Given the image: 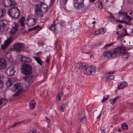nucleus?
Returning a JSON list of instances; mask_svg holds the SVG:
<instances>
[{"label": "nucleus", "mask_w": 133, "mask_h": 133, "mask_svg": "<svg viewBox=\"0 0 133 133\" xmlns=\"http://www.w3.org/2000/svg\"><path fill=\"white\" fill-rule=\"evenodd\" d=\"M121 48H117L113 50H109L108 51L104 52L103 54L104 57L107 59L117 57V54L122 53V50Z\"/></svg>", "instance_id": "f257e3e1"}, {"label": "nucleus", "mask_w": 133, "mask_h": 133, "mask_svg": "<svg viewBox=\"0 0 133 133\" xmlns=\"http://www.w3.org/2000/svg\"><path fill=\"white\" fill-rule=\"evenodd\" d=\"M8 13L10 16L15 19L18 18L20 15V11L17 7L12 8Z\"/></svg>", "instance_id": "f03ea898"}, {"label": "nucleus", "mask_w": 133, "mask_h": 133, "mask_svg": "<svg viewBox=\"0 0 133 133\" xmlns=\"http://www.w3.org/2000/svg\"><path fill=\"white\" fill-rule=\"evenodd\" d=\"M37 16L31 14L27 17L26 23L28 26H31L37 23Z\"/></svg>", "instance_id": "7ed1b4c3"}, {"label": "nucleus", "mask_w": 133, "mask_h": 133, "mask_svg": "<svg viewBox=\"0 0 133 133\" xmlns=\"http://www.w3.org/2000/svg\"><path fill=\"white\" fill-rule=\"evenodd\" d=\"M118 15L119 17H121L122 18L124 19L125 24L128 25L132 24L130 21L132 20V19L125 12L123 11H120L118 13Z\"/></svg>", "instance_id": "20e7f679"}, {"label": "nucleus", "mask_w": 133, "mask_h": 133, "mask_svg": "<svg viewBox=\"0 0 133 133\" xmlns=\"http://www.w3.org/2000/svg\"><path fill=\"white\" fill-rule=\"evenodd\" d=\"M21 71L24 75H29L32 73V69L31 65L27 64H24L22 65Z\"/></svg>", "instance_id": "39448f33"}, {"label": "nucleus", "mask_w": 133, "mask_h": 133, "mask_svg": "<svg viewBox=\"0 0 133 133\" xmlns=\"http://www.w3.org/2000/svg\"><path fill=\"white\" fill-rule=\"evenodd\" d=\"M8 22L5 19L0 20V30L2 32H6L9 28Z\"/></svg>", "instance_id": "423d86ee"}, {"label": "nucleus", "mask_w": 133, "mask_h": 133, "mask_svg": "<svg viewBox=\"0 0 133 133\" xmlns=\"http://www.w3.org/2000/svg\"><path fill=\"white\" fill-rule=\"evenodd\" d=\"M23 87L22 84L20 83H17L15 84L14 86V89L15 90H17V91L15 94H13V96H18L23 91Z\"/></svg>", "instance_id": "0eeeda50"}, {"label": "nucleus", "mask_w": 133, "mask_h": 133, "mask_svg": "<svg viewBox=\"0 0 133 133\" xmlns=\"http://www.w3.org/2000/svg\"><path fill=\"white\" fill-rule=\"evenodd\" d=\"M24 48V44L22 43H17L13 46V49L19 52Z\"/></svg>", "instance_id": "6e6552de"}, {"label": "nucleus", "mask_w": 133, "mask_h": 133, "mask_svg": "<svg viewBox=\"0 0 133 133\" xmlns=\"http://www.w3.org/2000/svg\"><path fill=\"white\" fill-rule=\"evenodd\" d=\"M84 0H73L74 6L75 8H80L84 4Z\"/></svg>", "instance_id": "1a4fd4ad"}, {"label": "nucleus", "mask_w": 133, "mask_h": 133, "mask_svg": "<svg viewBox=\"0 0 133 133\" xmlns=\"http://www.w3.org/2000/svg\"><path fill=\"white\" fill-rule=\"evenodd\" d=\"M95 70V68L92 66H87L83 71L84 74L86 75H90Z\"/></svg>", "instance_id": "9d476101"}, {"label": "nucleus", "mask_w": 133, "mask_h": 133, "mask_svg": "<svg viewBox=\"0 0 133 133\" xmlns=\"http://www.w3.org/2000/svg\"><path fill=\"white\" fill-rule=\"evenodd\" d=\"M35 11L38 17H41L43 15V11L40 6L38 4L36 5L35 8Z\"/></svg>", "instance_id": "9b49d317"}, {"label": "nucleus", "mask_w": 133, "mask_h": 133, "mask_svg": "<svg viewBox=\"0 0 133 133\" xmlns=\"http://www.w3.org/2000/svg\"><path fill=\"white\" fill-rule=\"evenodd\" d=\"M118 48H121L122 50V53L120 54H117V55H119L121 54H122V56L123 59L125 60L129 56V55L127 52H125L126 49L124 47H120Z\"/></svg>", "instance_id": "f8f14e48"}, {"label": "nucleus", "mask_w": 133, "mask_h": 133, "mask_svg": "<svg viewBox=\"0 0 133 133\" xmlns=\"http://www.w3.org/2000/svg\"><path fill=\"white\" fill-rule=\"evenodd\" d=\"M12 41L11 37H10L5 41L3 45H1V48L3 49H6L7 47L11 44Z\"/></svg>", "instance_id": "ddd939ff"}, {"label": "nucleus", "mask_w": 133, "mask_h": 133, "mask_svg": "<svg viewBox=\"0 0 133 133\" xmlns=\"http://www.w3.org/2000/svg\"><path fill=\"white\" fill-rule=\"evenodd\" d=\"M5 72L6 74L8 76H12L14 74L15 71L14 68L11 66L7 68Z\"/></svg>", "instance_id": "4468645a"}, {"label": "nucleus", "mask_w": 133, "mask_h": 133, "mask_svg": "<svg viewBox=\"0 0 133 133\" xmlns=\"http://www.w3.org/2000/svg\"><path fill=\"white\" fill-rule=\"evenodd\" d=\"M39 6L43 12H46L48 10L49 7L44 2H41L40 3Z\"/></svg>", "instance_id": "2eb2a0df"}, {"label": "nucleus", "mask_w": 133, "mask_h": 133, "mask_svg": "<svg viewBox=\"0 0 133 133\" xmlns=\"http://www.w3.org/2000/svg\"><path fill=\"white\" fill-rule=\"evenodd\" d=\"M33 76L31 75H26L24 77V79L25 80V85L26 84L28 85L26 86V87H28L30 85V84L29 83H28V82H30L31 79L32 78Z\"/></svg>", "instance_id": "dca6fc26"}, {"label": "nucleus", "mask_w": 133, "mask_h": 133, "mask_svg": "<svg viewBox=\"0 0 133 133\" xmlns=\"http://www.w3.org/2000/svg\"><path fill=\"white\" fill-rule=\"evenodd\" d=\"M7 63L6 60L4 58H1L0 59V69H3L6 66Z\"/></svg>", "instance_id": "f3484780"}, {"label": "nucleus", "mask_w": 133, "mask_h": 133, "mask_svg": "<svg viewBox=\"0 0 133 133\" xmlns=\"http://www.w3.org/2000/svg\"><path fill=\"white\" fill-rule=\"evenodd\" d=\"M12 27L11 33V34H13L18 30V25L17 23H14L12 25Z\"/></svg>", "instance_id": "a211bd4d"}, {"label": "nucleus", "mask_w": 133, "mask_h": 133, "mask_svg": "<svg viewBox=\"0 0 133 133\" xmlns=\"http://www.w3.org/2000/svg\"><path fill=\"white\" fill-rule=\"evenodd\" d=\"M118 88L121 89L123 87H126L127 85V83L125 82H121L118 83Z\"/></svg>", "instance_id": "6ab92c4d"}, {"label": "nucleus", "mask_w": 133, "mask_h": 133, "mask_svg": "<svg viewBox=\"0 0 133 133\" xmlns=\"http://www.w3.org/2000/svg\"><path fill=\"white\" fill-rule=\"evenodd\" d=\"M77 65L78 66H79V69H84V70L88 66L87 64L85 63H79Z\"/></svg>", "instance_id": "aec40b11"}, {"label": "nucleus", "mask_w": 133, "mask_h": 133, "mask_svg": "<svg viewBox=\"0 0 133 133\" xmlns=\"http://www.w3.org/2000/svg\"><path fill=\"white\" fill-rule=\"evenodd\" d=\"M7 3L8 4L7 7L14 6L16 4V2L14 0H8Z\"/></svg>", "instance_id": "412c9836"}, {"label": "nucleus", "mask_w": 133, "mask_h": 133, "mask_svg": "<svg viewBox=\"0 0 133 133\" xmlns=\"http://www.w3.org/2000/svg\"><path fill=\"white\" fill-rule=\"evenodd\" d=\"M42 28V26H40L39 25H38L37 26H34L33 27L30 28L29 29V31H30L33 30H36L38 31Z\"/></svg>", "instance_id": "4be33fe9"}, {"label": "nucleus", "mask_w": 133, "mask_h": 133, "mask_svg": "<svg viewBox=\"0 0 133 133\" xmlns=\"http://www.w3.org/2000/svg\"><path fill=\"white\" fill-rule=\"evenodd\" d=\"M13 78V77L11 78L8 79V81L6 82V84L7 87L10 86L15 81V80H12Z\"/></svg>", "instance_id": "5701e85b"}, {"label": "nucleus", "mask_w": 133, "mask_h": 133, "mask_svg": "<svg viewBox=\"0 0 133 133\" xmlns=\"http://www.w3.org/2000/svg\"><path fill=\"white\" fill-rule=\"evenodd\" d=\"M25 19V17H23L21 18L19 21V23L22 26V28L23 29H24V25H25L24 23Z\"/></svg>", "instance_id": "b1692460"}, {"label": "nucleus", "mask_w": 133, "mask_h": 133, "mask_svg": "<svg viewBox=\"0 0 133 133\" xmlns=\"http://www.w3.org/2000/svg\"><path fill=\"white\" fill-rule=\"evenodd\" d=\"M33 58L37 61V63L40 65H42V64L43 62L39 57H33Z\"/></svg>", "instance_id": "393cba45"}, {"label": "nucleus", "mask_w": 133, "mask_h": 133, "mask_svg": "<svg viewBox=\"0 0 133 133\" xmlns=\"http://www.w3.org/2000/svg\"><path fill=\"white\" fill-rule=\"evenodd\" d=\"M104 29L103 28H101L99 30L96 31L94 34V35H99L101 34H104Z\"/></svg>", "instance_id": "a878e982"}, {"label": "nucleus", "mask_w": 133, "mask_h": 133, "mask_svg": "<svg viewBox=\"0 0 133 133\" xmlns=\"http://www.w3.org/2000/svg\"><path fill=\"white\" fill-rule=\"evenodd\" d=\"M36 103L34 100L31 101L29 103L30 108L31 109H32L35 107Z\"/></svg>", "instance_id": "bb28decb"}, {"label": "nucleus", "mask_w": 133, "mask_h": 133, "mask_svg": "<svg viewBox=\"0 0 133 133\" xmlns=\"http://www.w3.org/2000/svg\"><path fill=\"white\" fill-rule=\"evenodd\" d=\"M101 111H98L97 110L95 111L93 114L94 116L96 117L97 118H99L101 115Z\"/></svg>", "instance_id": "cd10ccee"}, {"label": "nucleus", "mask_w": 133, "mask_h": 133, "mask_svg": "<svg viewBox=\"0 0 133 133\" xmlns=\"http://www.w3.org/2000/svg\"><path fill=\"white\" fill-rule=\"evenodd\" d=\"M120 97V96H118L110 100V104L112 105H113L115 103L116 101Z\"/></svg>", "instance_id": "c85d7f7f"}, {"label": "nucleus", "mask_w": 133, "mask_h": 133, "mask_svg": "<svg viewBox=\"0 0 133 133\" xmlns=\"http://www.w3.org/2000/svg\"><path fill=\"white\" fill-rule=\"evenodd\" d=\"M6 13L5 10L2 9H0V18L4 16Z\"/></svg>", "instance_id": "c756f323"}, {"label": "nucleus", "mask_w": 133, "mask_h": 133, "mask_svg": "<svg viewBox=\"0 0 133 133\" xmlns=\"http://www.w3.org/2000/svg\"><path fill=\"white\" fill-rule=\"evenodd\" d=\"M22 61L24 62L29 63L31 61V59L29 57H22Z\"/></svg>", "instance_id": "7c9ffc66"}, {"label": "nucleus", "mask_w": 133, "mask_h": 133, "mask_svg": "<svg viewBox=\"0 0 133 133\" xmlns=\"http://www.w3.org/2000/svg\"><path fill=\"white\" fill-rule=\"evenodd\" d=\"M6 57L9 61H10L12 58L11 55L9 53H8L6 54Z\"/></svg>", "instance_id": "2f4dec72"}, {"label": "nucleus", "mask_w": 133, "mask_h": 133, "mask_svg": "<svg viewBox=\"0 0 133 133\" xmlns=\"http://www.w3.org/2000/svg\"><path fill=\"white\" fill-rule=\"evenodd\" d=\"M109 95H105L104 96L102 100V102L103 103L104 102L109 98Z\"/></svg>", "instance_id": "473e14b6"}, {"label": "nucleus", "mask_w": 133, "mask_h": 133, "mask_svg": "<svg viewBox=\"0 0 133 133\" xmlns=\"http://www.w3.org/2000/svg\"><path fill=\"white\" fill-rule=\"evenodd\" d=\"M6 99L5 98H3L0 100V105L1 104L4 105L6 103Z\"/></svg>", "instance_id": "72a5a7b5"}, {"label": "nucleus", "mask_w": 133, "mask_h": 133, "mask_svg": "<svg viewBox=\"0 0 133 133\" xmlns=\"http://www.w3.org/2000/svg\"><path fill=\"white\" fill-rule=\"evenodd\" d=\"M122 128L125 130H127L128 128V126L125 123L122 124L121 125Z\"/></svg>", "instance_id": "f704fd0d"}, {"label": "nucleus", "mask_w": 133, "mask_h": 133, "mask_svg": "<svg viewBox=\"0 0 133 133\" xmlns=\"http://www.w3.org/2000/svg\"><path fill=\"white\" fill-rule=\"evenodd\" d=\"M49 29L52 31H54L56 29L55 25L53 24H51V26L49 27Z\"/></svg>", "instance_id": "c9c22d12"}, {"label": "nucleus", "mask_w": 133, "mask_h": 133, "mask_svg": "<svg viewBox=\"0 0 133 133\" xmlns=\"http://www.w3.org/2000/svg\"><path fill=\"white\" fill-rule=\"evenodd\" d=\"M7 2H8V0H3L2 1V5L5 7H7L8 4L7 3Z\"/></svg>", "instance_id": "e433bc0d"}, {"label": "nucleus", "mask_w": 133, "mask_h": 133, "mask_svg": "<svg viewBox=\"0 0 133 133\" xmlns=\"http://www.w3.org/2000/svg\"><path fill=\"white\" fill-rule=\"evenodd\" d=\"M87 121V119L85 117H83L80 119V121L83 123H85Z\"/></svg>", "instance_id": "4c0bfd02"}, {"label": "nucleus", "mask_w": 133, "mask_h": 133, "mask_svg": "<svg viewBox=\"0 0 133 133\" xmlns=\"http://www.w3.org/2000/svg\"><path fill=\"white\" fill-rule=\"evenodd\" d=\"M114 77L113 75H109L107 77H106L107 79H112Z\"/></svg>", "instance_id": "58836bf2"}, {"label": "nucleus", "mask_w": 133, "mask_h": 133, "mask_svg": "<svg viewBox=\"0 0 133 133\" xmlns=\"http://www.w3.org/2000/svg\"><path fill=\"white\" fill-rule=\"evenodd\" d=\"M51 58H50V55H49L48 56H46V61L47 63H49V62Z\"/></svg>", "instance_id": "ea45409f"}, {"label": "nucleus", "mask_w": 133, "mask_h": 133, "mask_svg": "<svg viewBox=\"0 0 133 133\" xmlns=\"http://www.w3.org/2000/svg\"><path fill=\"white\" fill-rule=\"evenodd\" d=\"M98 4L99 8L100 9H102V2L100 1H99L98 2Z\"/></svg>", "instance_id": "a19ab883"}, {"label": "nucleus", "mask_w": 133, "mask_h": 133, "mask_svg": "<svg viewBox=\"0 0 133 133\" xmlns=\"http://www.w3.org/2000/svg\"><path fill=\"white\" fill-rule=\"evenodd\" d=\"M60 109L61 112H63L64 111V105H61L59 107Z\"/></svg>", "instance_id": "79ce46f5"}, {"label": "nucleus", "mask_w": 133, "mask_h": 133, "mask_svg": "<svg viewBox=\"0 0 133 133\" xmlns=\"http://www.w3.org/2000/svg\"><path fill=\"white\" fill-rule=\"evenodd\" d=\"M21 123V122L15 123L14 124L11 125V128H12V127H15V126H16V125L20 124Z\"/></svg>", "instance_id": "37998d69"}, {"label": "nucleus", "mask_w": 133, "mask_h": 133, "mask_svg": "<svg viewBox=\"0 0 133 133\" xmlns=\"http://www.w3.org/2000/svg\"><path fill=\"white\" fill-rule=\"evenodd\" d=\"M113 43H111L110 44H106L104 46L103 48H106L108 47H109L113 44Z\"/></svg>", "instance_id": "c03bdc74"}, {"label": "nucleus", "mask_w": 133, "mask_h": 133, "mask_svg": "<svg viewBox=\"0 0 133 133\" xmlns=\"http://www.w3.org/2000/svg\"><path fill=\"white\" fill-rule=\"evenodd\" d=\"M37 130L36 129H34L32 130H31L29 131V133H36Z\"/></svg>", "instance_id": "a18cd8bd"}, {"label": "nucleus", "mask_w": 133, "mask_h": 133, "mask_svg": "<svg viewBox=\"0 0 133 133\" xmlns=\"http://www.w3.org/2000/svg\"><path fill=\"white\" fill-rule=\"evenodd\" d=\"M59 23V21L57 19H56L54 22V23L53 24L55 25H56L57 24Z\"/></svg>", "instance_id": "49530a36"}, {"label": "nucleus", "mask_w": 133, "mask_h": 133, "mask_svg": "<svg viewBox=\"0 0 133 133\" xmlns=\"http://www.w3.org/2000/svg\"><path fill=\"white\" fill-rule=\"evenodd\" d=\"M117 21L119 23H125V20H117Z\"/></svg>", "instance_id": "de8ad7c7"}, {"label": "nucleus", "mask_w": 133, "mask_h": 133, "mask_svg": "<svg viewBox=\"0 0 133 133\" xmlns=\"http://www.w3.org/2000/svg\"><path fill=\"white\" fill-rule=\"evenodd\" d=\"M42 53H43L42 51H39V52H37V53L35 54L36 55H41L42 54Z\"/></svg>", "instance_id": "09e8293b"}, {"label": "nucleus", "mask_w": 133, "mask_h": 133, "mask_svg": "<svg viewBox=\"0 0 133 133\" xmlns=\"http://www.w3.org/2000/svg\"><path fill=\"white\" fill-rule=\"evenodd\" d=\"M28 32V31H26L25 30H24L22 31L21 33H22L23 34H26L27 32Z\"/></svg>", "instance_id": "8fccbe9b"}, {"label": "nucleus", "mask_w": 133, "mask_h": 133, "mask_svg": "<svg viewBox=\"0 0 133 133\" xmlns=\"http://www.w3.org/2000/svg\"><path fill=\"white\" fill-rule=\"evenodd\" d=\"M47 123H49L50 122V121L49 119L47 117H45Z\"/></svg>", "instance_id": "3c124183"}, {"label": "nucleus", "mask_w": 133, "mask_h": 133, "mask_svg": "<svg viewBox=\"0 0 133 133\" xmlns=\"http://www.w3.org/2000/svg\"><path fill=\"white\" fill-rule=\"evenodd\" d=\"M39 46H43L44 45L45 43H38Z\"/></svg>", "instance_id": "603ef678"}, {"label": "nucleus", "mask_w": 133, "mask_h": 133, "mask_svg": "<svg viewBox=\"0 0 133 133\" xmlns=\"http://www.w3.org/2000/svg\"><path fill=\"white\" fill-rule=\"evenodd\" d=\"M110 16L108 17L110 18H114V17L112 14L111 12H110Z\"/></svg>", "instance_id": "864d4df0"}, {"label": "nucleus", "mask_w": 133, "mask_h": 133, "mask_svg": "<svg viewBox=\"0 0 133 133\" xmlns=\"http://www.w3.org/2000/svg\"><path fill=\"white\" fill-rule=\"evenodd\" d=\"M89 47L88 46H84L83 48V50H84L85 49H88V48H89Z\"/></svg>", "instance_id": "5fc2aeb1"}, {"label": "nucleus", "mask_w": 133, "mask_h": 133, "mask_svg": "<svg viewBox=\"0 0 133 133\" xmlns=\"http://www.w3.org/2000/svg\"><path fill=\"white\" fill-rule=\"evenodd\" d=\"M3 77L2 75H0V82H3L2 79Z\"/></svg>", "instance_id": "6e6d98bb"}, {"label": "nucleus", "mask_w": 133, "mask_h": 133, "mask_svg": "<svg viewBox=\"0 0 133 133\" xmlns=\"http://www.w3.org/2000/svg\"><path fill=\"white\" fill-rule=\"evenodd\" d=\"M68 0H62V2L64 4H66Z\"/></svg>", "instance_id": "4d7b16f0"}, {"label": "nucleus", "mask_w": 133, "mask_h": 133, "mask_svg": "<svg viewBox=\"0 0 133 133\" xmlns=\"http://www.w3.org/2000/svg\"><path fill=\"white\" fill-rule=\"evenodd\" d=\"M19 57L20 60L21 61H22V57H25V56H23L22 55H20L19 56Z\"/></svg>", "instance_id": "13d9d810"}, {"label": "nucleus", "mask_w": 133, "mask_h": 133, "mask_svg": "<svg viewBox=\"0 0 133 133\" xmlns=\"http://www.w3.org/2000/svg\"><path fill=\"white\" fill-rule=\"evenodd\" d=\"M63 21H61L59 22V24L60 25H62L63 23Z\"/></svg>", "instance_id": "bf43d9fd"}, {"label": "nucleus", "mask_w": 133, "mask_h": 133, "mask_svg": "<svg viewBox=\"0 0 133 133\" xmlns=\"http://www.w3.org/2000/svg\"><path fill=\"white\" fill-rule=\"evenodd\" d=\"M3 82H0V88H1V87H3Z\"/></svg>", "instance_id": "052dcab7"}, {"label": "nucleus", "mask_w": 133, "mask_h": 133, "mask_svg": "<svg viewBox=\"0 0 133 133\" xmlns=\"http://www.w3.org/2000/svg\"><path fill=\"white\" fill-rule=\"evenodd\" d=\"M118 27L119 28H122V25L119 24L118 25Z\"/></svg>", "instance_id": "680f3d73"}, {"label": "nucleus", "mask_w": 133, "mask_h": 133, "mask_svg": "<svg viewBox=\"0 0 133 133\" xmlns=\"http://www.w3.org/2000/svg\"><path fill=\"white\" fill-rule=\"evenodd\" d=\"M130 3L131 2H133V0H127Z\"/></svg>", "instance_id": "e2e57ef3"}, {"label": "nucleus", "mask_w": 133, "mask_h": 133, "mask_svg": "<svg viewBox=\"0 0 133 133\" xmlns=\"http://www.w3.org/2000/svg\"><path fill=\"white\" fill-rule=\"evenodd\" d=\"M57 97L59 100H60L61 99V96H60V95H58L57 96Z\"/></svg>", "instance_id": "0e129e2a"}, {"label": "nucleus", "mask_w": 133, "mask_h": 133, "mask_svg": "<svg viewBox=\"0 0 133 133\" xmlns=\"http://www.w3.org/2000/svg\"><path fill=\"white\" fill-rule=\"evenodd\" d=\"M116 34L118 35V37H119V32L118 31H117L116 32Z\"/></svg>", "instance_id": "69168bd1"}, {"label": "nucleus", "mask_w": 133, "mask_h": 133, "mask_svg": "<svg viewBox=\"0 0 133 133\" xmlns=\"http://www.w3.org/2000/svg\"><path fill=\"white\" fill-rule=\"evenodd\" d=\"M114 72V71H110L109 72V74H110L109 75H111V74H112L113 72Z\"/></svg>", "instance_id": "338daca9"}, {"label": "nucleus", "mask_w": 133, "mask_h": 133, "mask_svg": "<svg viewBox=\"0 0 133 133\" xmlns=\"http://www.w3.org/2000/svg\"><path fill=\"white\" fill-rule=\"evenodd\" d=\"M131 34L132 35H133V28L132 30L131 31Z\"/></svg>", "instance_id": "774afa93"}]
</instances>
